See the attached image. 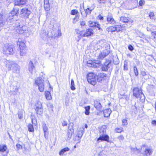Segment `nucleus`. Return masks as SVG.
Wrapping results in <instances>:
<instances>
[{
  "label": "nucleus",
  "mask_w": 156,
  "mask_h": 156,
  "mask_svg": "<svg viewBox=\"0 0 156 156\" xmlns=\"http://www.w3.org/2000/svg\"><path fill=\"white\" fill-rule=\"evenodd\" d=\"M103 40H101L98 44L101 46L103 50L101 51L98 56V59L102 60L109 53L110 51V46L106 42H104Z\"/></svg>",
  "instance_id": "obj_1"
},
{
  "label": "nucleus",
  "mask_w": 156,
  "mask_h": 156,
  "mask_svg": "<svg viewBox=\"0 0 156 156\" xmlns=\"http://www.w3.org/2000/svg\"><path fill=\"white\" fill-rule=\"evenodd\" d=\"M6 69L8 71L12 70L14 73H18L20 72L19 66L15 62L6 60L4 62Z\"/></svg>",
  "instance_id": "obj_2"
},
{
  "label": "nucleus",
  "mask_w": 156,
  "mask_h": 156,
  "mask_svg": "<svg viewBox=\"0 0 156 156\" xmlns=\"http://www.w3.org/2000/svg\"><path fill=\"white\" fill-rule=\"evenodd\" d=\"M2 51L3 53L7 56L13 55L14 53L13 46L8 44L4 45L2 48Z\"/></svg>",
  "instance_id": "obj_3"
},
{
  "label": "nucleus",
  "mask_w": 156,
  "mask_h": 156,
  "mask_svg": "<svg viewBox=\"0 0 156 156\" xmlns=\"http://www.w3.org/2000/svg\"><path fill=\"white\" fill-rule=\"evenodd\" d=\"M44 80L41 77L37 78L35 80V84L38 86V89L41 92H43L44 89Z\"/></svg>",
  "instance_id": "obj_4"
},
{
  "label": "nucleus",
  "mask_w": 156,
  "mask_h": 156,
  "mask_svg": "<svg viewBox=\"0 0 156 156\" xmlns=\"http://www.w3.org/2000/svg\"><path fill=\"white\" fill-rule=\"evenodd\" d=\"M122 30V26L121 25H116L110 26L106 29L107 30L108 32H119Z\"/></svg>",
  "instance_id": "obj_5"
},
{
  "label": "nucleus",
  "mask_w": 156,
  "mask_h": 156,
  "mask_svg": "<svg viewBox=\"0 0 156 156\" xmlns=\"http://www.w3.org/2000/svg\"><path fill=\"white\" fill-rule=\"evenodd\" d=\"M35 110L37 114L41 115L43 113V111L41 102L39 101H37L35 105Z\"/></svg>",
  "instance_id": "obj_6"
},
{
  "label": "nucleus",
  "mask_w": 156,
  "mask_h": 156,
  "mask_svg": "<svg viewBox=\"0 0 156 156\" xmlns=\"http://www.w3.org/2000/svg\"><path fill=\"white\" fill-rule=\"evenodd\" d=\"M109 136L105 134H100L99 137L97 140V143H99L101 142L105 141L108 142H109Z\"/></svg>",
  "instance_id": "obj_7"
},
{
  "label": "nucleus",
  "mask_w": 156,
  "mask_h": 156,
  "mask_svg": "<svg viewBox=\"0 0 156 156\" xmlns=\"http://www.w3.org/2000/svg\"><path fill=\"white\" fill-rule=\"evenodd\" d=\"M79 34L80 37H88L93 34V30L92 29H88L86 31H81L80 32Z\"/></svg>",
  "instance_id": "obj_8"
},
{
  "label": "nucleus",
  "mask_w": 156,
  "mask_h": 156,
  "mask_svg": "<svg viewBox=\"0 0 156 156\" xmlns=\"http://www.w3.org/2000/svg\"><path fill=\"white\" fill-rule=\"evenodd\" d=\"M84 128L83 127L80 128L78 130L75 140H79L80 139L84 133Z\"/></svg>",
  "instance_id": "obj_9"
},
{
  "label": "nucleus",
  "mask_w": 156,
  "mask_h": 156,
  "mask_svg": "<svg viewBox=\"0 0 156 156\" xmlns=\"http://www.w3.org/2000/svg\"><path fill=\"white\" fill-rule=\"evenodd\" d=\"M73 123H70L69 124L68 127V133H67V136L69 139H70L73 133L74 132V129L73 128Z\"/></svg>",
  "instance_id": "obj_10"
},
{
  "label": "nucleus",
  "mask_w": 156,
  "mask_h": 156,
  "mask_svg": "<svg viewBox=\"0 0 156 156\" xmlns=\"http://www.w3.org/2000/svg\"><path fill=\"white\" fill-rule=\"evenodd\" d=\"M31 13L30 10L26 7L22 9L20 11L21 14H23L24 16L27 18H28L29 16Z\"/></svg>",
  "instance_id": "obj_11"
},
{
  "label": "nucleus",
  "mask_w": 156,
  "mask_h": 156,
  "mask_svg": "<svg viewBox=\"0 0 156 156\" xmlns=\"http://www.w3.org/2000/svg\"><path fill=\"white\" fill-rule=\"evenodd\" d=\"M137 99H139L142 102H144L145 99V96L142 91H140L138 89L137 90Z\"/></svg>",
  "instance_id": "obj_12"
},
{
  "label": "nucleus",
  "mask_w": 156,
  "mask_h": 156,
  "mask_svg": "<svg viewBox=\"0 0 156 156\" xmlns=\"http://www.w3.org/2000/svg\"><path fill=\"white\" fill-rule=\"evenodd\" d=\"M7 147L5 144H2L0 145V152L3 153L6 151L5 154H2V156H7L9 151H6Z\"/></svg>",
  "instance_id": "obj_13"
},
{
  "label": "nucleus",
  "mask_w": 156,
  "mask_h": 156,
  "mask_svg": "<svg viewBox=\"0 0 156 156\" xmlns=\"http://www.w3.org/2000/svg\"><path fill=\"white\" fill-rule=\"evenodd\" d=\"M16 147L17 150H20L22 149L23 152L25 154L27 153V149L26 148L25 145L24 144L21 145L19 144H17L16 145Z\"/></svg>",
  "instance_id": "obj_14"
},
{
  "label": "nucleus",
  "mask_w": 156,
  "mask_h": 156,
  "mask_svg": "<svg viewBox=\"0 0 156 156\" xmlns=\"http://www.w3.org/2000/svg\"><path fill=\"white\" fill-rule=\"evenodd\" d=\"M27 28L25 26H23L22 27L19 26L17 29H16V32L18 34H22L27 30Z\"/></svg>",
  "instance_id": "obj_15"
},
{
  "label": "nucleus",
  "mask_w": 156,
  "mask_h": 156,
  "mask_svg": "<svg viewBox=\"0 0 156 156\" xmlns=\"http://www.w3.org/2000/svg\"><path fill=\"white\" fill-rule=\"evenodd\" d=\"M107 20L108 23L112 24H114L116 22L113 18L112 14L109 13L107 18Z\"/></svg>",
  "instance_id": "obj_16"
},
{
  "label": "nucleus",
  "mask_w": 156,
  "mask_h": 156,
  "mask_svg": "<svg viewBox=\"0 0 156 156\" xmlns=\"http://www.w3.org/2000/svg\"><path fill=\"white\" fill-rule=\"evenodd\" d=\"M95 62H91V61H89L87 62V66H88L90 67H97V66L95 65L96 64L97 65H98L101 62L100 61H95Z\"/></svg>",
  "instance_id": "obj_17"
},
{
  "label": "nucleus",
  "mask_w": 156,
  "mask_h": 156,
  "mask_svg": "<svg viewBox=\"0 0 156 156\" xmlns=\"http://www.w3.org/2000/svg\"><path fill=\"white\" fill-rule=\"evenodd\" d=\"M94 106L96 109L98 111H101L102 109V106L99 101L95 100L94 101Z\"/></svg>",
  "instance_id": "obj_18"
},
{
  "label": "nucleus",
  "mask_w": 156,
  "mask_h": 156,
  "mask_svg": "<svg viewBox=\"0 0 156 156\" xmlns=\"http://www.w3.org/2000/svg\"><path fill=\"white\" fill-rule=\"evenodd\" d=\"M110 65L111 63L109 61L105 62L102 67V70L103 71H106L110 68Z\"/></svg>",
  "instance_id": "obj_19"
},
{
  "label": "nucleus",
  "mask_w": 156,
  "mask_h": 156,
  "mask_svg": "<svg viewBox=\"0 0 156 156\" xmlns=\"http://www.w3.org/2000/svg\"><path fill=\"white\" fill-rule=\"evenodd\" d=\"M27 2V0H16L14 4L15 5H22L25 4Z\"/></svg>",
  "instance_id": "obj_20"
},
{
  "label": "nucleus",
  "mask_w": 156,
  "mask_h": 156,
  "mask_svg": "<svg viewBox=\"0 0 156 156\" xmlns=\"http://www.w3.org/2000/svg\"><path fill=\"white\" fill-rule=\"evenodd\" d=\"M89 25L90 27L97 28L98 30L101 29L100 25L98 22L90 21Z\"/></svg>",
  "instance_id": "obj_21"
},
{
  "label": "nucleus",
  "mask_w": 156,
  "mask_h": 156,
  "mask_svg": "<svg viewBox=\"0 0 156 156\" xmlns=\"http://www.w3.org/2000/svg\"><path fill=\"white\" fill-rule=\"evenodd\" d=\"M28 69L29 71L31 74H33V72L35 71V67L34 66L32 62L31 61H30L29 62Z\"/></svg>",
  "instance_id": "obj_22"
},
{
  "label": "nucleus",
  "mask_w": 156,
  "mask_h": 156,
  "mask_svg": "<svg viewBox=\"0 0 156 156\" xmlns=\"http://www.w3.org/2000/svg\"><path fill=\"white\" fill-rule=\"evenodd\" d=\"M105 77H106V75L105 74L103 73H99L97 76V81L99 82H101L104 79Z\"/></svg>",
  "instance_id": "obj_23"
},
{
  "label": "nucleus",
  "mask_w": 156,
  "mask_h": 156,
  "mask_svg": "<svg viewBox=\"0 0 156 156\" xmlns=\"http://www.w3.org/2000/svg\"><path fill=\"white\" fill-rule=\"evenodd\" d=\"M120 21L123 23H132L133 21L132 20H129L128 18L123 16H122L120 18Z\"/></svg>",
  "instance_id": "obj_24"
},
{
  "label": "nucleus",
  "mask_w": 156,
  "mask_h": 156,
  "mask_svg": "<svg viewBox=\"0 0 156 156\" xmlns=\"http://www.w3.org/2000/svg\"><path fill=\"white\" fill-rule=\"evenodd\" d=\"M17 44L19 46L20 49L21 48H27L24 41H23L20 39H18L17 42Z\"/></svg>",
  "instance_id": "obj_25"
},
{
  "label": "nucleus",
  "mask_w": 156,
  "mask_h": 156,
  "mask_svg": "<svg viewBox=\"0 0 156 156\" xmlns=\"http://www.w3.org/2000/svg\"><path fill=\"white\" fill-rule=\"evenodd\" d=\"M44 8L46 11H48L50 9V6L49 0H44Z\"/></svg>",
  "instance_id": "obj_26"
},
{
  "label": "nucleus",
  "mask_w": 156,
  "mask_h": 156,
  "mask_svg": "<svg viewBox=\"0 0 156 156\" xmlns=\"http://www.w3.org/2000/svg\"><path fill=\"white\" fill-rule=\"evenodd\" d=\"M18 10L16 8H13L12 11L10 12L9 15L10 17L11 15H12V16L13 17L15 16H17L18 14Z\"/></svg>",
  "instance_id": "obj_27"
},
{
  "label": "nucleus",
  "mask_w": 156,
  "mask_h": 156,
  "mask_svg": "<svg viewBox=\"0 0 156 156\" xmlns=\"http://www.w3.org/2000/svg\"><path fill=\"white\" fill-rule=\"evenodd\" d=\"M153 152L152 150L150 148H146L144 151V155L146 156L151 155Z\"/></svg>",
  "instance_id": "obj_28"
},
{
  "label": "nucleus",
  "mask_w": 156,
  "mask_h": 156,
  "mask_svg": "<svg viewBox=\"0 0 156 156\" xmlns=\"http://www.w3.org/2000/svg\"><path fill=\"white\" fill-rule=\"evenodd\" d=\"M111 112V110L109 108L105 109L104 111V116L105 117H108L110 115Z\"/></svg>",
  "instance_id": "obj_29"
},
{
  "label": "nucleus",
  "mask_w": 156,
  "mask_h": 156,
  "mask_svg": "<svg viewBox=\"0 0 156 156\" xmlns=\"http://www.w3.org/2000/svg\"><path fill=\"white\" fill-rule=\"evenodd\" d=\"M106 130V127L105 125H103L100 128V134H105Z\"/></svg>",
  "instance_id": "obj_30"
},
{
  "label": "nucleus",
  "mask_w": 156,
  "mask_h": 156,
  "mask_svg": "<svg viewBox=\"0 0 156 156\" xmlns=\"http://www.w3.org/2000/svg\"><path fill=\"white\" fill-rule=\"evenodd\" d=\"M69 148L68 147L63 148L59 152V155L60 156L63 155L65 152L69 151Z\"/></svg>",
  "instance_id": "obj_31"
},
{
  "label": "nucleus",
  "mask_w": 156,
  "mask_h": 156,
  "mask_svg": "<svg viewBox=\"0 0 156 156\" xmlns=\"http://www.w3.org/2000/svg\"><path fill=\"white\" fill-rule=\"evenodd\" d=\"M43 131L44 133V137L46 139L47 138L46 135H47V133H48V128L45 124H44L42 125Z\"/></svg>",
  "instance_id": "obj_32"
},
{
  "label": "nucleus",
  "mask_w": 156,
  "mask_h": 156,
  "mask_svg": "<svg viewBox=\"0 0 156 156\" xmlns=\"http://www.w3.org/2000/svg\"><path fill=\"white\" fill-rule=\"evenodd\" d=\"M27 50V48H21V49H20V55L21 56H24L26 55Z\"/></svg>",
  "instance_id": "obj_33"
},
{
  "label": "nucleus",
  "mask_w": 156,
  "mask_h": 156,
  "mask_svg": "<svg viewBox=\"0 0 156 156\" xmlns=\"http://www.w3.org/2000/svg\"><path fill=\"white\" fill-rule=\"evenodd\" d=\"M45 95L46 99L48 100H50L51 99V96L50 92L48 91L45 92Z\"/></svg>",
  "instance_id": "obj_34"
},
{
  "label": "nucleus",
  "mask_w": 156,
  "mask_h": 156,
  "mask_svg": "<svg viewBox=\"0 0 156 156\" xmlns=\"http://www.w3.org/2000/svg\"><path fill=\"white\" fill-rule=\"evenodd\" d=\"M94 9L93 7H90V8H87L86 10H85V12L86 13V16L88 14H90L91 11Z\"/></svg>",
  "instance_id": "obj_35"
},
{
  "label": "nucleus",
  "mask_w": 156,
  "mask_h": 156,
  "mask_svg": "<svg viewBox=\"0 0 156 156\" xmlns=\"http://www.w3.org/2000/svg\"><path fill=\"white\" fill-rule=\"evenodd\" d=\"M88 83L94 85L96 84V80L95 78H93L90 80L89 78H88V80H87Z\"/></svg>",
  "instance_id": "obj_36"
},
{
  "label": "nucleus",
  "mask_w": 156,
  "mask_h": 156,
  "mask_svg": "<svg viewBox=\"0 0 156 156\" xmlns=\"http://www.w3.org/2000/svg\"><path fill=\"white\" fill-rule=\"evenodd\" d=\"M84 108L85 110V114L86 115H89L90 114V107L89 106L85 107Z\"/></svg>",
  "instance_id": "obj_37"
},
{
  "label": "nucleus",
  "mask_w": 156,
  "mask_h": 156,
  "mask_svg": "<svg viewBox=\"0 0 156 156\" xmlns=\"http://www.w3.org/2000/svg\"><path fill=\"white\" fill-rule=\"evenodd\" d=\"M24 111L21 110L19 111L18 113V117L19 119H22L23 118V113Z\"/></svg>",
  "instance_id": "obj_38"
},
{
  "label": "nucleus",
  "mask_w": 156,
  "mask_h": 156,
  "mask_svg": "<svg viewBox=\"0 0 156 156\" xmlns=\"http://www.w3.org/2000/svg\"><path fill=\"white\" fill-rule=\"evenodd\" d=\"M145 3V1L144 0H140L139 2L138 8L139 9L142 8L141 6L144 5Z\"/></svg>",
  "instance_id": "obj_39"
},
{
  "label": "nucleus",
  "mask_w": 156,
  "mask_h": 156,
  "mask_svg": "<svg viewBox=\"0 0 156 156\" xmlns=\"http://www.w3.org/2000/svg\"><path fill=\"white\" fill-rule=\"evenodd\" d=\"M88 78H89V79H90V80H91L93 78H95L94 74L91 73H89L87 75V80H88Z\"/></svg>",
  "instance_id": "obj_40"
},
{
  "label": "nucleus",
  "mask_w": 156,
  "mask_h": 156,
  "mask_svg": "<svg viewBox=\"0 0 156 156\" xmlns=\"http://www.w3.org/2000/svg\"><path fill=\"white\" fill-rule=\"evenodd\" d=\"M70 88L72 90H74L75 89L74 83L73 80H71Z\"/></svg>",
  "instance_id": "obj_41"
},
{
  "label": "nucleus",
  "mask_w": 156,
  "mask_h": 156,
  "mask_svg": "<svg viewBox=\"0 0 156 156\" xmlns=\"http://www.w3.org/2000/svg\"><path fill=\"white\" fill-rule=\"evenodd\" d=\"M28 130L31 132H33L34 131V129L33 125L31 124H29L28 126Z\"/></svg>",
  "instance_id": "obj_42"
},
{
  "label": "nucleus",
  "mask_w": 156,
  "mask_h": 156,
  "mask_svg": "<svg viewBox=\"0 0 156 156\" xmlns=\"http://www.w3.org/2000/svg\"><path fill=\"white\" fill-rule=\"evenodd\" d=\"M154 26L153 25H149L147 28V30L148 31H151L154 29L153 28Z\"/></svg>",
  "instance_id": "obj_43"
},
{
  "label": "nucleus",
  "mask_w": 156,
  "mask_h": 156,
  "mask_svg": "<svg viewBox=\"0 0 156 156\" xmlns=\"http://www.w3.org/2000/svg\"><path fill=\"white\" fill-rule=\"evenodd\" d=\"M123 129L122 128H116L115 129V131L116 132L120 133L123 131Z\"/></svg>",
  "instance_id": "obj_44"
},
{
  "label": "nucleus",
  "mask_w": 156,
  "mask_h": 156,
  "mask_svg": "<svg viewBox=\"0 0 156 156\" xmlns=\"http://www.w3.org/2000/svg\"><path fill=\"white\" fill-rule=\"evenodd\" d=\"M128 124L127 120L126 119H123L122 120V125L123 126L127 125Z\"/></svg>",
  "instance_id": "obj_45"
},
{
  "label": "nucleus",
  "mask_w": 156,
  "mask_h": 156,
  "mask_svg": "<svg viewBox=\"0 0 156 156\" xmlns=\"http://www.w3.org/2000/svg\"><path fill=\"white\" fill-rule=\"evenodd\" d=\"M78 13V11L76 10L73 9L71 12V14L72 15H75Z\"/></svg>",
  "instance_id": "obj_46"
},
{
  "label": "nucleus",
  "mask_w": 156,
  "mask_h": 156,
  "mask_svg": "<svg viewBox=\"0 0 156 156\" xmlns=\"http://www.w3.org/2000/svg\"><path fill=\"white\" fill-rule=\"evenodd\" d=\"M146 58L149 61H152L154 59L152 55H149L147 56Z\"/></svg>",
  "instance_id": "obj_47"
},
{
  "label": "nucleus",
  "mask_w": 156,
  "mask_h": 156,
  "mask_svg": "<svg viewBox=\"0 0 156 156\" xmlns=\"http://www.w3.org/2000/svg\"><path fill=\"white\" fill-rule=\"evenodd\" d=\"M133 95L134 96L136 97V87H134L133 90Z\"/></svg>",
  "instance_id": "obj_48"
},
{
  "label": "nucleus",
  "mask_w": 156,
  "mask_h": 156,
  "mask_svg": "<svg viewBox=\"0 0 156 156\" xmlns=\"http://www.w3.org/2000/svg\"><path fill=\"white\" fill-rule=\"evenodd\" d=\"M149 16L151 19H153L154 17V14L153 12H151L149 14Z\"/></svg>",
  "instance_id": "obj_49"
},
{
  "label": "nucleus",
  "mask_w": 156,
  "mask_h": 156,
  "mask_svg": "<svg viewBox=\"0 0 156 156\" xmlns=\"http://www.w3.org/2000/svg\"><path fill=\"white\" fill-rule=\"evenodd\" d=\"M62 124L63 126H66L68 124L67 122L64 121L62 122Z\"/></svg>",
  "instance_id": "obj_50"
},
{
  "label": "nucleus",
  "mask_w": 156,
  "mask_h": 156,
  "mask_svg": "<svg viewBox=\"0 0 156 156\" xmlns=\"http://www.w3.org/2000/svg\"><path fill=\"white\" fill-rule=\"evenodd\" d=\"M106 0H98V2L99 3H105L106 2Z\"/></svg>",
  "instance_id": "obj_51"
},
{
  "label": "nucleus",
  "mask_w": 156,
  "mask_h": 156,
  "mask_svg": "<svg viewBox=\"0 0 156 156\" xmlns=\"http://www.w3.org/2000/svg\"><path fill=\"white\" fill-rule=\"evenodd\" d=\"M80 25L82 27H83L85 25V23L84 21H83L80 22Z\"/></svg>",
  "instance_id": "obj_52"
},
{
  "label": "nucleus",
  "mask_w": 156,
  "mask_h": 156,
  "mask_svg": "<svg viewBox=\"0 0 156 156\" xmlns=\"http://www.w3.org/2000/svg\"><path fill=\"white\" fill-rule=\"evenodd\" d=\"M128 49L130 50V51H132L133 49V47L131 45H130L128 46Z\"/></svg>",
  "instance_id": "obj_53"
},
{
  "label": "nucleus",
  "mask_w": 156,
  "mask_h": 156,
  "mask_svg": "<svg viewBox=\"0 0 156 156\" xmlns=\"http://www.w3.org/2000/svg\"><path fill=\"white\" fill-rule=\"evenodd\" d=\"M134 71L136 76V67L134 66L133 68Z\"/></svg>",
  "instance_id": "obj_54"
},
{
  "label": "nucleus",
  "mask_w": 156,
  "mask_h": 156,
  "mask_svg": "<svg viewBox=\"0 0 156 156\" xmlns=\"http://www.w3.org/2000/svg\"><path fill=\"white\" fill-rule=\"evenodd\" d=\"M151 123L152 124L154 125V126H156V120H154L152 121Z\"/></svg>",
  "instance_id": "obj_55"
},
{
  "label": "nucleus",
  "mask_w": 156,
  "mask_h": 156,
  "mask_svg": "<svg viewBox=\"0 0 156 156\" xmlns=\"http://www.w3.org/2000/svg\"><path fill=\"white\" fill-rule=\"evenodd\" d=\"M141 74L143 76H145L146 75V73L144 71H142L141 72Z\"/></svg>",
  "instance_id": "obj_56"
},
{
  "label": "nucleus",
  "mask_w": 156,
  "mask_h": 156,
  "mask_svg": "<svg viewBox=\"0 0 156 156\" xmlns=\"http://www.w3.org/2000/svg\"><path fill=\"white\" fill-rule=\"evenodd\" d=\"M83 9V7L82 6H80V11L81 14H82V10Z\"/></svg>",
  "instance_id": "obj_57"
},
{
  "label": "nucleus",
  "mask_w": 156,
  "mask_h": 156,
  "mask_svg": "<svg viewBox=\"0 0 156 156\" xmlns=\"http://www.w3.org/2000/svg\"><path fill=\"white\" fill-rule=\"evenodd\" d=\"M76 33L78 34H79L80 35V34H79V33H80V31H79V30L78 29H76ZM79 37H80V38L81 37H80V35L79 36Z\"/></svg>",
  "instance_id": "obj_58"
},
{
  "label": "nucleus",
  "mask_w": 156,
  "mask_h": 156,
  "mask_svg": "<svg viewBox=\"0 0 156 156\" xmlns=\"http://www.w3.org/2000/svg\"><path fill=\"white\" fill-rule=\"evenodd\" d=\"M99 18L101 20H103V17L101 16H99Z\"/></svg>",
  "instance_id": "obj_59"
},
{
  "label": "nucleus",
  "mask_w": 156,
  "mask_h": 156,
  "mask_svg": "<svg viewBox=\"0 0 156 156\" xmlns=\"http://www.w3.org/2000/svg\"><path fill=\"white\" fill-rule=\"evenodd\" d=\"M151 34L153 35H154L156 36V31H154L151 32Z\"/></svg>",
  "instance_id": "obj_60"
},
{
  "label": "nucleus",
  "mask_w": 156,
  "mask_h": 156,
  "mask_svg": "<svg viewBox=\"0 0 156 156\" xmlns=\"http://www.w3.org/2000/svg\"><path fill=\"white\" fill-rule=\"evenodd\" d=\"M131 150L132 151H135L136 150V148H131Z\"/></svg>",
  "instance_id": "obj_61"
},
{
  "label": "nucleus",
  "mask_w": 156,
  "mask_h": 156,
  "mask_svg": "<svg viewBox=\"0 0 156 156\" xmlns=\"http://www.w3.org/2000/svg\"><path fill=\"white\" fill-rule=\"evenodd\" d=\"M114 64L115 65L118 64L119 63V61H117L116 62H114Z\"/></svg>",
  "instance_id": "obj_62"
},
{
  "label": "nucleus",
  "mask_w": 156,
  "mask_h": 156,
  "mask_svg": "<svg viewBox=\"0 0 156 156\" xmlns=\"http://www.w3.org/2000/svg\"><path fill=\"white\" fill-rule=\"evenodd\" d=\"M12 17H13L12 16V15H11V16L10 17L9 16V20H10V19H11L13 18Z\"/></svg>",
  "instance_id": "obj_63"
},
{
  "label": "nucleus",
  "mask_w": 156,
  "mask_h": 156,
  "mask_svg": "<svg viewBox=\"0 0 156 156\" xmlns=\"http://www.w3.org/2000/svg\"><path fill=\"white\" fill-rule=\"evenodd\" d=\"M58 36H61V33L60 31H59L58 34Z\"/></svg>",
  "instance_id": "obj_64"
}]
</instances>
